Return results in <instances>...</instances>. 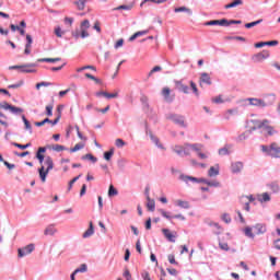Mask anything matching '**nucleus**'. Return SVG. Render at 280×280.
<instances>
[{
  "mask_svg": "<svg viewBox=\"0 0 280 280\" xmlns=\"http://www.w3.org/2000/svg\"><path fill=\"white\" fill-rule=\"evenodd\" d=\"M35 245L34 244H28L23 248H19L18 249V257L22 258V257H26V255H32V253H34L35 249Z\"/></svg>",
  "mask_w": 280,
  "mask_h": 280,
  "instance_id": "obj_9",
  "label": "nucleus"
},
{
  "mask_svg": "<svg viewBox=\"0 0 280 280\" xmlns=\"http://www.w3.org/2000/svg\"><path fill=\"white\" fill-rule=\"evenodd\" d=\"M46 115L47 117H51L54 115V103L46 106Z\"/></svg>",
  "mask_w": 280,
  "mask_h": 280,
  "instance_id": "obj_38",
  "label": "nucleus"
},
{
  "mask_svg": "<svg viewBox=\"0 0 280 280\" xmlns=\"http://www.w3.org/2000/svg\"><path fill=\"white\" fill-rule=\"evenodd\" d=\"M33 43H34V39L32 38V35H26V45H25V47H31L32 48Z\"/></svg>",
  "mask_w": 280,
  "mask_h": 280,
  "instance_id": "obj_55",
  "label": "nucleus"
},
{
  "mask_svg": "<svg viewBox=\"0 0 280 280\" xmlns=\"http://www.w3.org/2000/svg\"><path fill=\"white\" fill-rule=\"evenodd\" d=\"M40 86H51V83L43 81L36 84V89H40Z\"/></svg>",
  "mask_w": 280,
  "mask_h": 280,
  "instance_id": "obj_62",
  "label": "nucleus"
},
{
  "mask_svg": "<svg viewBox=\"0 0 280 280\" xmlns=\"http://www.w3.org/2000/svg\"><path fill=\"white\" fill-rule=\"evenodd\" d=\"M248 137H250V131H245L238 137V140L245 141V139H248Z\"/></svg>",
  "mask_w": 280,
  "mask_h": 280,
  "instance_id": "obj_53",
  "label": "nucleus"
},
{
  "mask_svg": "<svg viewBox=\"0 0 280 280\" xmlns=\"http://www.w3.org/2000/svg\"><path fill=\"white\" fill-rule=\"evenodd\" d=\"M255 235H264L266 233V225L258 223L254 226Z\"/></svg>",
  "mask_w": 280,
  "mask_h": 280,
  "instance_id": "obj_20",
  "label": "nucleus"
},
{
  "mask_svg": "<svg viewBox=\"0 0 280 280\" xmlns=\"http://www.w3.org/2000/svg\"><path fill=\"white\" fill-rule=\"evenodd\" d=\"M105 97L107 100H114L115 97H119V93L118 92H114V93L106 92Z\"/></svg>",
  "mask_w": 280,
  "mask_h": 280,
  "instance_id": "obj_49",
  "label": "nucleus"
},
{
  "mask_svg": "<svg viewBox=\"0 0 280 280\" xmlns=\"http://www.w3.org/2000/svg\"><path fill=\"white\" fill-rule=\"evenodd\" d=\"M22 120L25 126V130H28V132H32V124L30 122V120H27L25 115H22Z\"/></svg>",
  "mask_w": 280,
  "mask_h": 280,
  "instance_id": "obj_32",
  "label": "nucleus"
},
{
  "mask_svg": "<svg viewBox=\"0 0 280 280\" xmlns=\"http://www.w3.org/2000/svg\"><path fill=\"white\" fill-rule=\"evenodd\" d=\"M166 270L168 273L172 275V277H178V270H176L175 268H167Z\"/></svg>",
  "mask_w": 280,
  "mask_h": 280,
  "instance_id": "obj_60",
  "label": "nucleus"
},
{
  "mask_svg": "<svg viewBox=\"0 0 280 280\" xmlns=\"http://www.w3.org/2000/svg\"><path fill=\"white\" fill-rule=\"evenodd\" d=\"M45 165L47 166L46 170H45V166H43V165L38 170L39 178H40L42 183H45L47 180V174H49V172H51V170H54V160L51 159V156L46 158Z\"/></svg>",
  "mask_w": 280,
  "mask_h": 280,
  "instance_id": "obj_3",
  "label": "nucleus"
},
{
  "mask_svg": "<svg viewBox=\"0 0 280 280\" xmlns=\"http://www.w3.org/2000/svg\"><path fill=\"white\" fill-rule=\"evenodd\" d=\"M229 25H242V20H228L225 27H229Z\"/></svg>",
  "mask_w": 280,
  "mask_h": 280,
  "instance_id": "obj_45",
  "label": "nucleus"
},
{
  "mask_svg": "<svg viewBox=\"0 0 280 280\" xmlns=\"http://www.w3.org/2000/svg\"><path fill=\"white\" fill-rule=\"evenodd\" d=\"M220 174V166H211L208 171V176H218Z\"/></svg>",
  "mask_w": 280,
  "mask_h": 280,
  "instance_id": "obj_26",
  "label": "nucleus"
},
{
  "mask_svg": "<svg viewBox=\"0 0 280 280\" xmlns=\"http://www.w3.org/2000/svg\"><path fill=\"white\" fill-rule=\"evenodd\" d=\"M222 220L225 224H230L231 222V215H229V213H224L222 214Z\"/></svg>",
  "mask_w": 280,
  "mask_h": 280,
  "instance_id": "obj_57",
  "label": "nucleus"
},
{
  "mask_svg": "<svg viewBox=\"0 0 280 280\" xmlns=\"http://www.w3.org/2000/svg\"><path fill=\"white\" fill-rule=\"evenodd\" d=\"M269 187H270V189H271V191H273V194H278V191H279V189H280V187H279V184H277V183H271L270 185H269Z\"/></svg>",
  "mask_w": 280,
  "mask_h": 280,
  "instance_id": "obj_47",
  "label": "nucleus"
},
{
  "mask_svg": "<svg viewBox=\"0 0 280 280\" xmlns=\"http://www.w3.org/2000/svg\"><path fill=\"white\" fill-rule=\"evenodd\" d=\"M190 89L196 97H200V91H198V85L194 81L189 82Z\"/></svg>",
  "mask_w": 280,
  "mask_h": 280,
  "instance_id": "obj_28",
  "label": "nucleus"
},
{
  "mask_svg": "<svg viewBox=\"0 0 280 280\" xmlns=\"http://www.w3.org/2000/svg\"><path fill=\"white\" fill-rule=\"evenodd\" d=\"M86 270H89V267L86 266V264H82L80 268H77L74 270V275H78V272H86Z\"/></svg>",
  "mask_w": 280,
  "mask_h": 280,
  "instance_id": "obj_42",
  "label": "nucleus"
},
{
  "mask_svg": "<svg viewBox=\"0 0 280 280\" xmlns=\"http://www.w3.org/2000/svg\"><path fill=\"white\" fill-rule=\"evenodd\" d=\"M161 95L167 104H172V102L176 100V94H172V90L170 88H163Z\"/></svg>",
  "mask_w": 280,
  "mask_h": 280,
  "instance_id": "obj_7",
  "label": "nucleus"
},
{
  "mask_svg": "<svg viewBox=\"0 0 280 280\" xmlns=\"http://www.w3.org/2000/svg\"><path fill=\"white\" fill-rule=\"evenodd\" d=\"M113 154H115V148H112L109 151L104 153L105 161H110V159H113Z\"/></svg>",
  "mask_w": 280,
  "mask_h": 280,
  "instance_id": "obj_33",
  "label": "nucleus"
},
{
  "mask_svg": "<svg viewBox=\"0 0 280 280\" xmlns=\"http://www.w3.org/2000/svg\"><path fill=\"white\" fill-rule=\"evenodd\" d=\"M163 235L168 240V242H176V234L172 233L168 229L162 230Z\"/></svg>",
  "mask_w": 280,
  "mask_h": 280,
  "instance_id": "obj_17",
  "label": "nucleus"
},
{
  "mask_svg": "<svg viewBox=\"0 0 280 280\" xmlns=\"http://www.w3.org/2000/svg\"><path fill=\"white\" fill-rule=\"evenodd\" d=\"M72 36H73V38H75L78 40V38H81V31L77 30V31L72 32Z\"/></svg>",
  "mask_w": 280,
  "mask_h": 280,
  "instance_id": "obj_63",
  "label": "nucleus"
},
{
  "mask_svg": "<svg viewBox=\"0 0 280 280\" xmlns=\"http://www.w3.org/2000/svg\"><path fill=\"white\" fill-rule=\"evenodd\" d=\"M233 152V147L231 144H226L224 148L219 149L220 156H226Z\"/></svg>",
  "mask_w": 280,
  "mask_h": 280,
  "instance_id": "obj_19",
  "label": "nucleus"
},
{
  "mask_svg": "<svg viewBox=\"0 0 280 280\" xmlns=\"http://www.w3.org/2000/svg\"><path fill=\"white\" fill-rule=\"evenodd\" d=\"M206 185H208V187H220V182L218 180L206 182Z\"/></svg>",
  "mask_w": 280,
  "mask_h": 280,
  "instance_id": "obj_58",
  "label": "nucleus"
},
{
  "mask_svg": "<svg viewBox=\"0 0 280 280\" xmlns=\"http://www.w3.org/2000/svg\"><path fill=\"white\" fill-rule=\"evenodd\" d=\"M175 89L179 91V93H184L185 95H189V86H187L183 81H175Z\"/></svg>",
  "mask_w": 280,
  "mask_h": 280,
  "instance_id": "obj_12",
  "label": "nucleus"
},
{
  "mask_svg": "<svg viewBox=\"0 0 280 280\" xmlns=\"http://www.w3.org/2000/svg\"><path fill=\"white\" fill-rule=\"evenodd\" d=\"M259 200L260 202H270V195L268 192H264L262 195H260Z\"/></svg>",
  "mask_w": 280,
  "mask_h": 280,
  "instance_id": "obj_41",
  "label": "nucleus"
},
{
  "mask_svg": "<svg viewBox=\"0 0 280 280\" xmlns=\"http://www.w3.org/2000/svg\"><path fill=\"white\" fill-rule=\"evenodd\" d=\"M167 259L170 261V264H173L174 266H178V261H176V258L174 257V255H168Z\"/></svg>",
  "mask_w": 280,
  "mask_h": 280,
  "instance_id": "obj_56",
  "label": "nucleus"
},
{
  "mask_svg": "<svg viewBox=\"0 0 280 280\" xmlns=\"http://www.w3.org/2000/svg\"><path fill=\"white\" fill-rule=\"evenodd\" d=\"M199 83H200V86H202V84H208V86H211L212 82H211V77L209 75V73L202 72L200 74Z\"/></svg>",
  "mask_w": 280,
  "mask_h": 280,
  "instance_id": "obj_16",
  "label": "nucleus"
},
{
  "mask_svg": "<svg viewBox=\"0 0 280 280\" xmlns=\"http://www.w3.org/2000/svg\"><path fill=\"white\" fill-rule=\"evenodd\" d=\"M267 58H270V52L268 50H262L261 52L255 54L252 57V60L253 62H264Z\"/></svg>",
  "mask_w": 280,
  "mask_h": 280,
  "instance_id": "obj_11",
  "label": "nucleus"
},
{
  "mask_svg": "<svg viewBox=\"0 0 280 280\" xmlns=\"http://www.w3.org/2000/svg\"><path fill=\"white\" fill-rule=\"evenodd\" d=\"M122 277H125L126 280L132 279V275H130V270H128V269H125Z\"/></svg>",
  "mask_w": 280,
  "mask_h": 280,
  "instance_id": "obj_59",
  "label": "nucleus"
},
{
  "mask_svg": "<svg viewBox=\"0 0 280 280\" xmlns=\"http://www.w3.org/2000/svg\"><path fill=\"white\" fill-rule=\"evenodd\" d=\"M242 167H244V164H242V162H235L232 164V172L233 174H237L240 172H242Z\"/></svg>",
  "mask_w": 280,
  "mask_h": 280,
  "instance_id": "obj_23",
  "label": "nucleus"
},
{
  "mask_svg": "<svg viewBox=\"0 0 280 280\" xmlns=\"http://www.w3.org/2000/svg\"><path fill=\"white\" fill-rule=\"evenodd\" d=\"M12 145H14V148H19L20 150H27V148L32 147V143L21 144L13 142Z\"/></svg>",
  "mask_w": 280,
  "mask_h": 280,
  "instance_id": "obj_35",
  "label": "nucleus"
},
{
  "mask_svg": "<svg viewBox=\"0 0 280 280\" xmlns=\"http://www.w3.org/2000/svg\"><path fill=\"white\" fill-rule=\"evenodd\" d=\"M49 121H51V119L45 118V119L42 120V121H36V122H35V126H37L38 128H40V126H45V124H49Z\"/></svg>",
  "mask_w": 280,
  "mask_h": 280,
  "instance_id": "obj_54",
  "label": "nucleus"
},
{
  "mask_svg": "<svg viewBox=\"0 0 280 280\" xmlns=\"http://www.w3.org/2000/svg\"><path fill=\"white\" fill-rule=\"evenodd\" d=\"M88 69H91L92 71H97L95 66H85V67H82V68H78L77 71H78V73H80V72L85 71Z\"/></svg>",
  "mask_w": 280,
  "mask_h": 280,
  "instance_id": "obj_44",
  "label": "nucleus"
},
{
  "mask_svg": "<svg viewBox=\"0 0 280 280\" xmlns=\"http://www.w3.org/2000/svg\"><path fill=\"white\" fill-rule=\"evenodd\" d=\"M205 25H206V26L220 25L221 27H226V25H228V20H226V19L212 20V21L206 22Z\"/></svg>",
  "mask_w": 280,
  "mask_h": 280,
  "instance_id": "obj_15",
  "label": "nucleus"
},
{
  "mask_svg": "<svg viewBox=\"0 0 280 280\" xmlns=\"http://www.w3.org/2000/svg\"><path fill=\"white\" fill-rule=\"evenodd\" d=\"M118 191L115 189V186L110 185L108 189V196H117Z\"/></svg>",
  "mask_w": 280,
  "mask_h": 280,
  "instance_id": "obj_51",
  "label": "nucleus"
},
{
  "mask_svg": "<svg viewBox=\"0 0 280 280\" xmlns=\"http://www.w3.org/2000/svg\"><path fill=\"white\" fill-rule=\"evenodd\" d=\"M262 152H267L269 156L273 159H280V148L277 143H272L270 147L262 145Z\"/></svg>",
  "mask_w": 280,
  "mask_h": 280,
  "instance_id": "obj_5",
  "label": "nucleus"
},
{
  "mask_svg": "<svg viewBox=\"0 0 280 280\" xmlns=\"http://www.w3.org/2000/svg\"><path fill=\"white\" fill-rule=\"evenodd\" d=\"M246 102H248L249 106H256L257 108H266V106H268V103L261 98L250 97L247 98Z\"/></svg>",
  "mask_w": 280,
  "mask_h": 280,
  "instance_id": "obj_10",
  "label": "nucleus"
},
{
  "mask_svg": "<svg viewBox=\"0 0 280 280\" xmlns=\"http://www.w3.org/2000/svg\"><path fill=\"white\" fill-rule=\"evenodd\" d=\"M55 233H56V228H54V225L47 226L44 231L45 235H54Z\"/></svg>",
  "mask_w": 280,
  "mask_h": 280,
  "instance_id": "obj_36",
  "label": "nucleus"
},
{
  "mask_svg": "<svg viewBox=\"0 0 280 280\" xmlns=\"http://www.w3.org/2000/svg\"><path fill=\"white\" fill-rule=\"evenodd\" d=\"M48 150H54L55 152H63V150H67V148L62 144H52L48 145Z\"/></svg>",
  "mask_w": 280,
  "mask_h": 280,
  "instance_id": "obj_25",
  "label": "nucleus"
},
{
  "mask_svg": "<svg viewBox=\"0 0 280 280\" xmlns=\"http://www.w3.org/2000/svg\"><path fill=\"white\" fill-rule=\"evenodd\" d=\"M45 152H47V148L40 147L36 153V159L39 161L40 165H43V161H45Z\"/></svg>",
  "mask_w": 280,
  "mask_h": 280,
  "instance_id": "obj_18",
  "label": "nucleus"
},
{
  "mask_svg": "<svg viewBox=\"0 0 280 280\" xmlns=\"http://www.w3.org/2000/svg\"><path fill=\"white\" fill-rule=\"evenodd\" d=\"M95 233V229L93 228V221H90V228L83 233V237H91Z\"/></svg>",
  "mask_w": 280,
  "mask_h": 280,
  "instance_id": "obj_24",
  "label": "nucleus"
},
{
  "mask_svg": "<svg viewBox=\"0 0 280 280\" xmlns=\"http://www.w3.org/2000/svg\"><path fill=\"white\" fill-rule=\"evenodd\" d=\"M89 27H91V22H89V20H84L80 25V30H89Z\"/></svg>",
  "mask_w": 280,
  "mask_h": 280,
  "instance_id": "obj_48",
  "label": "nucleus"
},
{
  "mask_svg": "<svg viewBox=\"0 0 280 280\" xmlns=\"http://www.w3.org/2000/svg\"><path fill=\"white\" fill-rule=\"evenodd\" d=\"M80 179V175L72 178L70 182H69V185H68V191H71V189L73 188V184L78 183V180Z\"/></svg>",
  "mask_w": 280,
  "mask_h": 280,
  "instance_id": "obj_46",
  "label": "nucleus"
},
{
  "mask_svg": "<svg viewBox=\"0 0 280 280\" xmlns=\"http://www.w3.org/2000/svg\"><path fill=\"white\" fill-rule=\"evenodd\" d=\"M212 102L214 104H224V100H222V96H220V95L214 97V98H212Z\"/></svg>",
  "mask_w": 280,
  "mask_h": 280,
  "instance_id": "obj_61",
  "label": "nucleus"
},
{
  "mask_svg": "<svg viewBox=\"0 0 280 280\" xmlns=\"http://www.w3.org/2000/svg\"><path fill=\"white\" fill-rule=\"evenodd\" d=\"M86 1L89 0H77L73 3L77 5L78 10H84V8H86Z\"/></svg>",
  "mask_w": 280,
  "mask_h": 280,
  "instance_id": "obj_29",
  "label": "nucleus"
},
{
  "mask_svg": "<svg viewBox=\"0 0 280 280\" xmlns=\"http://www.w3.org/2000/svg\"><path fill=\"white\" fill-rule=\"evenodd\" d=\"M261 23H264L262 19H259L257 21L250 22V23H246L245 27L246 30H250L252 27H256V25H261Z\"/></svg>",
  "mask_w": 280,
  "mask_h": 280,
  "instance_id": "obj_27",
  "label": "nucleus"
},
{
  "mask_svg": "<svg viewBox=\"0 0 280 280\" xmlns=\"http://www.w3.org/2000/svg\"><path fill=\"white\" fill-rule=\"evenodd\" d=\"M244 233L247 237H250L252 240L255 237V234L253 233V228L250 226L245 228Z\"/></svg>",
  "mask_w": 280,
  "mask_h": 280,
  "instance_id": "obj_40",
  "label": "nucleus"
},
{
  "mask_svg": "<svg viewBox=\"0 0 280 280\" xmlns=\"http://www.w3.org/2000/svg\"><path fill=\"white\" fill-rule=\"evenodd\" d=\"M78 137V139H80L81 141H84V136L80 132V127L74 126V127H69L67 130V139H69V137Z\"/></svg>",
  "mask_w": 280,
  "mask_h": 280,
  "instance_id": "obj_8",
  "label": "nucleus"
},
{
  "mask_svg": "<svg viewBox=\"0 0 280 280\" xmlns=\"http://www.w3.org/2000/svg\"><path fill=\"white\" fill-rule=\"evenodd\" d=\"M175 12H186V14H188V16H191V14H194V11H191V9H189L187 7L176 8Z\"/></svg>",
  "mask_w": 280,
  "mask_h": 280,
  "instance_id": "obj_30",
  "label": "nucleus"
},
{
  "mask_svg": "<svg viewBox=\"0 0 280 280\" xmlns=\"http://www.w3.org/2000/svg\"><path fill=\"white\" fill-rule=\"evenodd\" d=\"M176 205L182 209H189V201L177 200Z\"/></svg>",
  "mask_w": 280,
  "mask_h": 280,
  "instance_id": "obj_39",
  "label": "nucleus"
},
{
  "mask_svg": "<svg viewBox=\"0 0 280 280\" xmlns=\"http://www.w3.org/2000/svg\"><path fill=\"white\" fill-rule=\"evenodd\" d=\"M0 108H2V110H10L12 115H20V113H23V108L10 105L8 102L0 103Z\"/></svg>",
  "mask_w": 280,
  "mask_h": 280,
  "instance_id": "obj_6",
  "label": "nucleus"
},
{
  "mask_svg": "<svg viewBox=\"0 0 280 280\" xmlns=\"http://www.w3.org/2000/svg\"><path fill=\"white\" fill-rule=\"evenodd\" d=\"M191 150L197 153L199 159H209V152L203 153L202 145L200 144H185V147L177 145L174 148V152H176V154H185V156L189 155Z\"/></svg>",
  "mask_w": 280,
  "mask_h": 280,
  "instance_id": "obj_2",
  "label": "nucleus"
},
{
  "mask_svg": "<svg viewBox=\"0 0 280 280\" xmlns=\"http://www.w3.org/2000/svg\"><path fill=\"white\" fill-rule=\"evenodd\" d=\"M166 119L173 121V124H176V126H179L180 128H187V124L185 122V116L183 115L167 114Z\"/></svg>",
  "mask_w": 280,
  "mask_h": 280,
  "instance_id": "obj_4",
  "label": "nucleus"
},
{
  "mask_svg": "<svg viewBox=\"0 0 280 280\" xmlns=\"http://www.w3.org/2000/svg\"><path fill=\"white\" fill-rule=\"evenodd\" d=\"M247 128H249V130H261L265 137H275V135H277V130L275 127L270 126V120L268 119H249L247 120Z\"/></svg>",
  "mask_w": 280,
  "mask_h": 280,
  "instance_id": "obj_1",
  "label": "nucleus"
},
{
  "mask_svg": "<svg viewBox=\"0 0 280 280\" xmlns=\"http://www.w3.org/2000/svg\"><path fill=\"white\" fill-rule=\"evenodd\" d=\"M255 198H253V195L250 196H242L240 198V202L245 203V211H250V202H253Z\"/></svg>",
  "mask_w": 280,
  "mask_h": 280,
  "instance_id": "obj_14",
  "label": "nucleus"
},
{
  "mask_svg": "<svg viewBox=\"0 0 280 280\" xmlns=\"http://www.w3.org/2000/svg\"><path fill=\"white\" fill-rule=\"evenodd\" d=\"M34 67H38V63L22 65L21 73H36V69H34Z\"/></svg>",
  "mask_w": 280,
  "mask_h": 280,
  "instance_id": "obj_13",
  "label": "nucleus"
},
{
  "mask_svg": "<svg viewBox=\"0 0 280 280\" xmlns=\"http://www.w3.org/2000/svg\"><path fill=\"white\" fill-rule=\"evenodd\" d=\"M84 142H79L73 148L70 149V152H80V150H84Z\"/></svg>",
  "mask_w": 280,
  "mask_h": 280,
  "instance_id": "obj_31",
  "label": "nucleus"
},
{
  "mask_svg": "<svg viewBox=\"0 0 280 280\" xmlns=\"http://www.w3.org/2000/svg\"><path fill=\"white\" fill-rule=\"evenodd\" d=\"M163 68H161V66H155L148 74V78H152L153 73H159V71H162Z\"/></svg>",
  "mask_w": 280,
  "mask_h": 280,
  "instance_id": "obj_43",
  "label": "nucleus"
},
{
  "mask_svg": "<svg viewBox=\"0 0 280 280\" xmlns=\"http://www.w3.org/2000/svg\"><path fill=\"white\" fill-rule=\"evenodd\" d=\"M83 161H92V163H97V158H95L93 154L88 153L82 156Z\"/></svg>",
  "mask_w": 280,
  "mask_h": 280,
  "instance_id": "obj_34",
  "label": "nucleus"
},
{
  "mask_svg": "<svg viewBox=\"0 0 280 280\" xmlns=\"http://www.w3.org/2000/svg\"><path fill=\"white\" fill-rule=\"evenodd\" d=\"M179 180H183L184 183H189V180L191 183H199L198 178L185 174L179 175Z\"/></svg>",
  "mask_w": 280,
  "mask_h": 280,
  "instance_id": "obj_21",
  "label": "nucleus"
},
{
  "mask_svg": "<svg viewBox=\"0 0 280 280\" xmlns=\"http://www.w3.org/2000/svg\"><path fill=\"white\" fill-rule=\"evenodd\" d=\"M23 84H25L23 81H19L18 83L9 85L8 89H21Z\"/></svg>",
  "mask_w": 280,
  "mask_h": 280,
  "instance_id": "obj_52",
  "label": "nucleus"
},
{
  "mask_svg": "<svg viewBox=\"0 0 280 280\" xmlns=\"http://www.w3.org/2000/svg\"><path fill=\"white\" fill-rule=\"evenodd\" d=\"M147 200L148 211L154 212V209H156V202L154 201V199L150 198V196H148Z\"/></svg>",
  "mask_w": 280,
  "mask_h": 280,
  "instance_id": "obj_22",
  "label": "nucleus"
},
{
  "mask_svg": "<svg viewBox=\"0 0 280 280\" xmlns=\"http://www.w3.org/2000/svg\"><path fill=\"white\" fill-rule=\"evenodd\" d=\"M81 38H89V31L88 30H81Z\"/></svg>",
  "mask_w": 280,
  "mask_h": 280,
  "instance_id": "obj_64",
  "label": "nucleus"
},
{
  "mask_svg": "<svg viewBox=\"0 0 280 280\" xmlns=\"http://www.w3.org/2000/svg\"><path fill=\"white\" fill-rule=\"evenodd\" d=\"M60 58H42L38 59V62H60Z\"/></svg>",
  "mask_w": 280,
  "mask_h": 280,
  "instance_id": "obj_37",
  "label": "nucleus"
},
{
  "mask_svg": "<svg viewBox=\"0 0 280 280\" xmlns=\"http://www.w3.org/2000/svg\"><path fill=\"white\" fill-rule=\"evenodd\" d=\"M132 8H133L132 4H122V5L115 8L114 10H131Z\"/></svg>",
  "mask_w": 280,
  "mask_h": 280,
  "instance_id": "obj_50",
  "label": "nucleus"
}]
</instances>
